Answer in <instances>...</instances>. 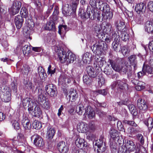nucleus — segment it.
Masks as SVG:
<instances>
[{"label": "nucleus", "instance_id": "nucleus-11", "mask_svg": "<svg viewBox=\"0 0 153 153\" xmlns=\"http://www.w3.org/2000/svg\"><path fill=\"white\" fill-rule=\"evenodd\" d=\"M75 144L79 148L82 149L84 147H86L87 145V142L84 140L77 136L75 140Z\"/></svg>", "mask_w": 153, "mask_h": 153}, {"label": "nucleus", "instance_id": "nucleus-34", "mask_svg": "<svg viewBox=\"0 0 153 153\" xmlns=\"http://www.w3.org/2000/svg\"><path fill=\"white\" fill-rule=\"evenodd\" d=\"M31 69V68L30 67L27 65H25L21 69V72L24 75H27Z\"/></svg>", "mask_w": 153, "mask_h": 153}, {"label": "nucleus", "instance_id": "nucleus-37", "mask_svg": "<svg viewBox=\"0 0 153 153\" xmlns=\"http://www.w3.org/2000/svg\"><path fill=\"white\" fill-rule=\"evenodd\" d=\"M20 14L23 18H26L28 15V12L27 9L25 7H22L20 11Z\"/></svg>", "mask_w": 153, "mask_h": 153}, {"label": "nucleus", "instance_id": "nucleus-8", "mask_svg": "<svg viewBox=\"0 0 153 153\" xmlns=\"http://www.w3.org/2000/svg\"><path fill=\"white\" fill-rule=\"evenodd\" d=\"M95 145L97 147V152L98 153L103 152L106 150V146L103 144L102 141L101 140H96Z\"/></svg>", "mask_w": 153, "mask_h": 153}, {"label": "nucleus", "instance_id": "nucleus-44", "mask_svg": "<svg viewBox=\"0 0 153 153\" xmlns=\"http://www.w3.org/2000/svg\"><path fill=\"white\" fill-rule=\"evenodd\" d=\"M33 128L36 129H40L42 127L41 124L39 121L35 120L33 121L32 123Z\"/></svg>", "mask_w": 153, "mask_h": 153}, {"label": "nucleus", "instance_id": "nucleus-51", "mask_svg": "<svg viewBox=\"0 0 153 153\" xmlns=\"http://www.w3.org/2000/svg\"><path fill=\"white\" fill-rule=\"evenodd\" d=\"M12 125L14 127V128L16 130H19L20 128L19 124V121L13 120L12 121Z\"/></svg>", "mask_w": 153, "mask_h": 153}, {"label": "nucleus", "instance_id": "nucleus-7", "mask_svg": "<svg viewBox=\"0 0 153 153\" xmlns=\"http://www.w3.org/2000/svg\"><path fill=\"white\" fill-rule=\"evenodd\" d=\"M108 62L110 63L112 68L115 71L122 73V70L123 66L121 64L116 62L114 61L111 59H109Z\"/></svg>", "mask_w": 153, "mask_h": 153}, {"label": "nucleus", "instance_id": "nucleus-2", "mask_svg": "<svg viewBox=\"0 0 153 153\" xmlns=\"http://www.w3.org/2000/svg\"><path fill=\"white\" fill-rule=\"evenodd\" d=\"M11 94L9 89L7 87H0V98L5 102H8L11 99Z\"/></svg>", "mask_w": 153, "mask_h": 153}, {"label": "nucleus", "instance_id": "nucleus-20", "mask_svg": "<svg viewBox=\"0 0 153 153\" xmlns=\"http://www.w3.org/2000/svg\"><path fill=\"white\" fill-rule=\"evenodd\" d=\"M62 13L65 16H70L74 13L71 8L70 7L69 5L65 4L63 7Z\"/></svg>", "mask_w": 153, "mask_h": 153}, {"label": "nucleus", "instance_id": "nucleus-4", "mask_svg": "<svg viewBox=\"0 0 153 153\" xmlns=\"http://www.w3.org/2000/svg\"><path fill=\"white\" fill-rule=\"evenodd\" d=\"M57 48L56 52L60 61L62 63H66V58L68 53H66L62 48Z\"/></svg>", "mask_w": 153, "mask_h": 153}, {"label": "nucleus", "instance_id": "nucleus-28", "mask_svg": "<svg viewBox=\"0 0 153 153\" xmlns=\"http://www.w3.org/2000/svg\"><path fill=\"white\" fill-rule=\"evenodd\" d=\"M38 73L40 79L43 80H45L47 75L44 69L41 66H39L38 68Z\"/></svg>", "mask_w": 153, "mask_h": 153}, {"label": "nucleus", "instance_id": "nucleus-48", "mask_svg": "<svg viewBox=\"0 0 153 153\" xmlns=\"http://www.w3.org/2000/svg\"><path fill=\"white\" fill-rule=\"evenodd\" d=\"M143 70L146 73V72L150 74L153 73V69L151 67L149 64L146 66L145 68H143Z\"/></svg>", "mask_w": 153, "mask_h": 153}, {"label": "nucleus", "instance_id": "nucleus-5", "mask_svg": "<svg viewBox=\"0 0 153 153\" xmlns=\"http://www.w3.org/2000/svg\"><path fill=\"white\" fill-rule=\"evenodd\" d=\"M46 92L51 97H54L56 95V88L53 84H49L45 87Z\"/></svg>", "mask_w": 153, "mask_h": 153}, {"label": "nucleus", "instance_id": "nucleus-46", "mask_svg": "<svg viewBox=\"0 0 153 153\" xmlns=\"http://www.w3.org/2000/svg\"><path fill=\"white\" fill-rule=\"evenodd\" d=\"M105 29H103L104 32H105L106 33L108 34L110 33L112 30V26L109 23L107 24L104 26Z\"/></svg>", "mask_w": 153, "mask_h": 153}, {"label": "nucleus", "instance_id": "nucleus-61", "mask_svg": "<svg viewBox=\"0 0 153 153\" xmlns=\"http://www.w3.org/2000/svg\"><path fill=\"white\" fill-rule=\"evenodd\" d=\"M50 104L48 101H45L42 105L43 107L45 109L48 110L50 108Z\"/></svg>", "mask_w": 153, "mask_h": 153}, {"label": "nucleus", "instance_id": "nucleus-40", "mask_svg": "<svg viewBox=\"0 0 153 153\" xmlns=\"http://www.w3.org/2000/svg\"><path fill=\"white\" fill-rule=\"evenodd\" d=\"M33 112L35 117H39L42 114V111L40 108L37 105L36 106Z\"/></svg>", "mask_w": 153, "mask_h": 153}, {"label": "nucleus", "instance_id": "nucleus-52", "mask_svg": "<svg viewBox=\"0 0 153 153\" xmlns=\"http://www.w3.org/2000/svg\"><path fill=\"white\" fill-rule=\"evenodd\" d=\"M96 112L97 114L100 117H103L106 114V113L105 112H104L103 111L98 108H97L96 109Z\"/></svg>", "mask_w": 153, "mask_h": 153}, {"label": "nucleus", "instance_id": "nucleus-47", "mask_svg": "<svg viewBox=\"0 0 153 153\" xmlns=\"http://www.w3.org/2000/svg\"><path fill=\"white\" fill-rule=\"evenodd\" d=\"M20 9L17 7L11 6L9 9V10L11 12L12 15H14L19 13Z\"/></svg>", "mask_w": 153, "mask_h": 153}, {"label": "nucleus", "instance_id": "nucleus-60", "mask_svg": "<svg viewBox=\"0 0 153 153\" xmlns=\"http://www.w3.org/2000/svg\"><path fill=\"white\" fill-rule=\"evenodd\" d=\"M78 4V1L73 2L72 4L71 9L73 10V12L74 13H75L76 11L77 5Z\"/></svg>", "mask_w": 153, "mask_h": 153}, {"label": "nucleus", "instance_id": "nucleus-26", "mask_svg": "<svg viewBox=\"0 0 153 153\" xmlns=\"http://www.w3.org/2000/svg\"><path fill=\"white\" fill-rule=\"evenodd\" d=\"M92 54L87 52L83 56L82 60L85 63L89 64L92 60Z\"/></svg>", "mask_w": 153, "mask_h": 153}, {"label": "nucleus", "instance_id": "nucleus-31", "mask_svg": "<svg viewBox=\"0 0 153 153\" xmlns=\"http://www.w3.org/2000/svg\"><path fill=\"white\" fill-rule=\"evenodd\" d=\"M86 71L89 76L94 78L96 77V74L94 69L91 66L89 65L87 67Z\"/></svg>", "mask_w": 153, "mask_h": 153}, {"label": "nucleus", "instance_id": "nucleus-35", "mask_svg": "<svg viewBox=\"0 0 153 153\" xmlns=\"http://www.w3.org/2000/svg\"><path fill=\"white\" fill-rule=\"evenodd\" d=\"M95 32L98 34L97 36H99L100 35L102 36L103 33H102V27L100 25H96L94 27Z\"/></svg>", "mask_w": 153, "mask_h": 153}, {"label": "nucleus", "instance_id": "nucleus-43", "mask_svg": "<svg viewBox=\"0 0 153 153\" xmlns=\"http://www.w3.org/2000/svg\"><path fill=\"white\" fill-rule=\"evenodd\" d=\"M140 128L139 127L134 128L133 127H129L128 128V132L131 134H135L140 131Z\"/></svg>", "mask_w": 153, "mask_h": 153}, {"label": "nucleus", "instance_id": "nucleus-39", "mask_svg": "<svg viewBox=\"0 0 153 153\" xmlns=\"http://www.w3.org/2000/svg\"><path fill=\"white\" fill-rule=\"evenodd\" d=\"M92 77L88 76L87 75H84L83 76V80L84 83L87 85H90L93 81Z\"/></svg>", "mask_w": 153, "mask_h": 153}, {"label": "nucleus", "instance_id": "nucleus-27", "mask_svg": "<svg viewBox=\"0 0 153 153\" xmlns=\"http://www.w3.org/2000/svg\"><path fill=\"white\" fill-rule=\"evenodd\" d=\"M99 6V8L104 12H108L110 10L109 5L105 3H102L99 1L98 3Z\"/></svg>", "mask_w": 153, "mask_h": 153}, {"label": "nucleus", "instance_id": "nucleus-62", "mask_svg": "<svg viewBox=\"0 0 153 153\" xmlns=\"http://www.w3.org/2000/svg\"><path fill=\"white\" fill-rule=\"evenodd\" d=\"M80 15L83 18L88 19L89 17L88 14V11L87 10L86 12H83L82 13L81 12Z\"/></svg>", "mask_w": 153, "mask_h": 153}, {"label": "nucleus", "instance_id": "nucleus-42", "mask_svg": "<svg viewBox=\"0 0 153 153\" xmlns=\"http://www.w3.org/2000/svg\"><path fill=\"white\" fill-rule=\"evenodd\" d=\"M145 83L142 81H139L136 86V89L138 91H140L145 88Z\"/></svg>", "mask_w": 153, "mask_h": 153}, {"label": "nucleus", "instance_id": "nucleus-53", "mask_svg": "<svg viewBox=\"0 0 153 153\" xmlns=\"http://www.w3.org/2000/svg\"><path fill=\"white\" fill-rule=\"evenodd\" d=\"M55 71L56 68L53 67H52L51 65H49L48 68L47 73L48 74H51V76L52 74L55 73Z\"/></svg>", "mask_w": 153, "mask_h": 153}, {"label": "nucleus", "instance_id": "nucleus-18", "mask_svg": "<svg viewBox=\"0 0 153 153\" xmlns=\"http://www.w3.org/2000/svg\"><path fill=\"white\" fill-rule=\"evenodd\" d=\"M87 10L88 11L89 18L91 19H94L99 16L98 15V13L97 12V10L96 9H93L91 10L90 7L88 6Z\"/></svg>", "mask_w": 153, "mask_h": 153}, {"label": "nucleus", "instance_id": "nucleus-58", "mask_svg": "<svg viewBox=\"0 0 153 153\" xmlns=\"http://www.w3.org/2000/svg\"><path fill=\"white\" fill-rule=\"evenodd\" d=\"M11 89L16 92H17V83L14 81L11 84Z\"/></svg>", "mask_w": 153, "mask_h": 153}, {"label": "nucleus", "instance_id": "nucleus-23", "mask_svg": "<svg viewBox=\"0 0 153 153\" xmlns=\"http://www.w3.org/2000/svg\"><path fill=\"white\" fill-rule=\"evenodd\" d=\"M55 132L56 131L53 128L50 127H48L47 136L48 140L52 141V140L54 136Z\"/></svg>", "mask_w": 153, "mask_h": 153}, {"label": "nucleus", "instance_id": "nucleus-6", "mask_svg": "<svg viewBox=\"0 0 153 153\" xmlns=\"http://www.w3.org/2000/svg\"><path fill=\"white\" fill-rule=\"evenodd\" d=\"M31 139L32 140L34 139L33 143L36 146L39 147H42L45 145V143L43 139L40 136L37 134H35L32 136Z\"/></svg>", "mask_w": 153, "mask_h": 153}, {"label": "nucleus", "instance_id": "nucleus-55", "mask_svg": "<svg viewBox=\"0 0 153 153\" xmlns=\"http://www.w3.org/2000/svg\"><path fill=\"white\" fill-rule=\"evenodd\" d=\"M115 25L117 26V28L119 29H122V28H120V27H122L123 28L125 27L124 23L122 21H117L115 23Z\"/></svg>", "mask_w": 153, "mask_h": 153}, {"label": "nucleus", "instance_id": "nucleus-17", "mask_svg": "<svg viewBox=\"0 0 153 153\" xmlns=\"http://www.w3.org/2000/svg\"><path fill=\"white\" fill-rule=\"evenodd\" d=\"M24 22L23 18L20 16H17L14 19V22L17 29H20L22 26Z\"/></svg>", "mask_w": 153, "mask_h": 153}, {"label": "nucleus", "instance_id": "nucleus-3", "mask_svg": "<svg viewBox=\"0 0 153 153\" xmlns=\"http://www.w3.org/2000/svg\"><path fill=\"white\" fill-rule=\"evenodd\" d=\"M22 104L24 107L27 106L28 110L29 113H30L33 110V107L35 106L36 103L31 98L27 97L22 100Z\"/></svg>", "mask_w": 153, "mask_h": 153}, {"label": "nucleus", "instance_id": "nucleus-57", "mask_svg": "<svg viewBox=\"0 0 153 153\" xmlns=\"http://www.w3.org/2000/svg\"><path fill=\"white\" fill-rule=\"evenodd\" d=\"M122 53L124 55H126L130 51L128 48L126 46H123L121 49Z\"/></svg>", "mask_w": 153, "mask_h": 153}, {"label": "nucleus", "instance_id": "nucleus-9", "mask_svg": "<svg viewBox=\"0 0 153 153\" xmlns=\"http://www.w3.org/2000/svg\"><path fill=\"white\" fill-rule=\"evenodd\" d=\"M112 35L114 37V41L112 44L113 48L114 51H118L119 50V44L120 38L119 36H117V34L115 33H113Z\"/></svg>", "mask_w": 153, "mask_h": 153}, {"label": "nucleus", "instance_id": "nucleus-16", "mask_svg": "<svg viewBox=\"0 0 153 153\" xmlns=\"http://www.w3.org/2000/svg\"><path fill=\"white\" fill-rule=\"evenodd\" d=\"M137 56L135 55H131L129 56L128 59L130 65L134 67V70L136 69L137 67Z\"/></svg>", "mask_w": 153, "mask_h": 153}, {"label": "nucleus", "instance_id": "nucleus-22", "mask_svg": "<svg viewBox=\"0 0 153 153\" xmlns=\"http://www.w3.org/2000/svg\"><path fill=\"white\" fill-rule=\"evenodd\" d=\"M45 28L47 30L55 31L56 27L55 23L53 21L51 20L47 22L45 27Z\"/></svg>", "mask_w": 153, "mask_h": 153}, {"label": "nucleus", "instance_id": "nucleus-29", "mask_svg": "<svg viewBox=\"0 0 153 153\" xmlns=\"http://www.w3.org/2000/svg\"><path fill=\"white\" fill-rule=\"evenodd\" d=\"M67 56V57L66 58V64L73 63L76 59V57L75 55L72 53L71 52L68 53Z\"/></svg>", "mask_w": 153, "mask_h": 153}, {"label": "nucleus", "instance_id": "nucleus-41", "mask_svg": "<svg viewBox=\"0 0 153 153\" xmlns=\"http://www.w3.org/2000/svg\"><path fill=\"white\" fill-rule=\"evenodd\" d=\"M118 133L117 131L114 129H111L110 131V136L113 139H115L118 137Z\"/></svg>", "mask_w": 153, "mask_h": 153}, {"label": "nucleus", "instance_id": "nucleus-15", "mask_svg": "<svg viewBox=\"0 0 153 153\" xmlns=\"http://www.w3.org/2000/svg\"><path fill=\"white\" fill-rule=\"evenodd\" d=\"M22 123L23 127L25 129L26 131H29V132H30L31 126V124L30 123L29 119L27 117H25L22 119Z\"/></svg>", "mask_w": 153, "mask_h": 153}, {"label": "nucleus", "instance_id": "nucleus-25", "mask_svg": "<svg viewBox=\"0 0 153 153\" xmlns=\"http://www.w3.org/2000/svg\"><path fill=\"white\" fill-rule=\"evenodd\" d=\"M126 74L128 77H130L132 75L133 71L131 69V65L123 66V68L122 70V73Z\"/></svg>", "mask_w": 153, "mask_h": 153}, {"label": "nucleus", "instance_id": "nucleus-32", "mask_svg": "<svg viewBox=\"0 0 153 153\" xmlns=\"http://www.w3.org/2000/svg\"><path fill=\"white\" fill-rule=\"evenodd\" d=\"M85 110V108L82 104H79L76 107V112L79 115H81L83 114L84 115Z\"/></svg>", "mask_w": 153, "mask_h": 153}, {"label": "nucleus", "instance_id": "nucleus-56", "mask_svg": "<svg viewBox=\"0 0 153 153\" xmlns=\"http://www.w3.org/2000/svg\"><path fill=\"white\" fill-rule=\"evenodd\" d=\"M137 137L142 144L143 145L144 144V138L143 136L141 134H138L137 135Z\"/></svg>", "mask_w": 153, "mask_h": 153}, {"label": "nucleus", "instance_id": "nucleus-14", "mask_svg": "<svg viewBox=\"0 0 153 153\" xmlns=\"http://www.w3.org/2000/svg\"><path fill=\"white\" fill-rule=\"evenodd\" d=\"M125 146V151H127V152L134 151L135 148V146L134 143L132 141L128 140Z\"/></svg>", "mask_w": 153, "mask_h": 153}, {"label": "nucleus", "instance_id": "nucleus-10", "mask_svg": "<svg viewBox=\"0 0 153 153\" xmlns=\"http://www.w3.org/2000/svg\"><path fill=\"white\" fill-rule=\"evenodd\" d=\"M137 104L138 108L140 110L144 112L147 110L148 105L147 103L144 100H143L141 99H138Z\"/></svg>", "mask_w": 153, "mask_h": 153}, {"label": "nucleus", "instance_id": "nucleus-13", "mask_svg": "<svg viewBox=\"0 0 153 153\" xmlns=\"http://www.w3.org/2000/svg\"><path fill=\"white\" fill-rule=\"evenodd\" d=\"M84 116L85 117L87 116L88 118L90 119H92L94 117L95 113L94 110L90 106H88L85 107Z\"/></svg>", "mask_w": 153, "mask_h": 153}, {"label": "nucleus", "instance_id": "nucleus-63", "mask_svg": "<svg viewBox=\"0 0 153 153\" xmlns=\"http://www.w3.org/2000/svg\"><path fill=\"white\" fill-rule=\"evenodd\" d=\"M87 127L88 128V131L90 130H94L95 129L94 125L91 123H89L88 124Z\"/></svg>", "mask_w": 153, "mask_h": 153}, {"label": "nucleus", "instance_id": "nucleus-38", "mask_svg": "<svg viewBox=\"0 0 153 153\" xmlns=\"http://www.w3.org/2000/svg\"><path fill=\"white\" fill-rule=\"evenodd\" d=\"M128 107L131 113L133 115L135 116L137 115V111L134 105L133 104L129 105Z\"/></svg>", "mask_w": 153, "mask_h": 153}, {"label": "nucleus", "instance_id": "nucleus-12", "mask_svg": "<svg viewBox=\"0 0 153 153\" xmlns=\"http://www.w3.org/2000/svg\"><path fill=\"white\" fill-rule=\"evenodd\" d=\"M88 124L83 122L79 123L77 126V129L79 132L85 133L88 131Z\"/></svg>", "mask_w": 153, "mask_h": 153}, {"label": "nucleus", "instance_id": "nucleus-59", "mask_svg": "<svg viewBox=\"0 0 153 153\" xmlns=\"http://www.w3.org/2000/svg\"><path fill=\"white\" fill-rule=\"evenodd\" d=\"M98 81V86L99 87H101L105 83V79L103 77H101L99 79Z\"/></svg>", "mask_w": 153, "mask_h": 153}, {"label": "nucleus", "instance_id": "nucleus-19", "mask_svg": "<svg viewBox=\"0 0 153 153\" xmlns=\"http://www.w3.org/2000/svg\"><path fill=\"white\" fill-rule=\"evenodd\" d=\"M127 82V80L125 79L122 80H117V87L118 88L122 90L128 89V85L126 83Z\"/></svg>", "mask_w": 153, "mask_h": 153}, {"label": "nucleus", "instance_id": "nucleus-49", "mask_svg": "<svg viewBox=\"0 0 153 153\" xmlns=\"http://www.w3.org/2000/svg\"><path fill=\"white\" fill-rule=\"evenodd\" d=\"M121 39L124 41H127L129 40V36L128 34L125 32H123L121 33Z\"/></svg>", "mask_w": 153, "mask_h": 153}, {"label": "nucleus", "instance_id": "nucleus-30", "mask_svg": "<svg viewBox=\"0 0 153 153\" xmlns=\"http://www.w3.org/2000/svg\"><path fill=\"white\" fill-rule=\"evenodd\" d=\"M145 5L143 3H140L137 4L135 7V10L136 12L139 14L142 13L144 8H145Z\"/></svg>", "mask_w": 153, "mask_h": 153}, {"label": "nucleus", "instance_id": "nucleus-45", "mask_svg": "<svg viewBox=\"0 0 153 153\" xmlns=\"http://www.w3.org/2000/svg\"><path fill=\"white\" fill-rule=\"evenodd\" d=\"M22 51L23 54L25 55L30 53V47L28 45H25L22 48Z\"/></svg>", "mask_w": 153, "mask_h": 153}, {"label": "nucleus", "instance_id": "nucleus-36", "mask_svg": "<svg viewBox=\"0 0 153 153\" xmlns=\"http://www.w3.org/2000/svg\"><path fill=\"white\" fill-rule=\"evenodd\" d=\"M12 140L13 141H19L22 142H23L25 140V139L24 135L21 133L19 134L18 136L16 137H15L13 138ZM14 143H15V142H13Z\"/></svg>", "mask_w": 153, "mask_h": 153}, {"label": "nucleus", "instance_id": "nucleus-64", "mask_svg": "<svg viewBox=\"0 0 153 153\" xmlns=\"http://www.w3.org/2000/svg\"><path fill=\"white\" fill-rule=\"evenodd\" d=\"M147 6L149 10L153 12V1L149 2L148 3Z\"/></svg>", "mask_w": 153, "mask_h": 153}, {"label": "nucleus", "instance_id": "nucleus-21", "mask_svg": "<svg viewBox=\"0 0 153 153\" xmlns=\"http://www.w3.org/2000/svg\"><path fill=\"white\" fill-rule=\"evenodd\" d=\"M68 97L69 98V101L71 102L75 101L78 97L76 91L73 89L71 88Z\"/></svg>", "mask_w": 153, "mask_h": 153}, {"label": "nucleus", "instance_id": "nucleus-1", "mask_svg": "<svg viewBox=\"0 0 153 153\" xmlns=\"http://www.w3.org/2000/svg\"><path fill=\"white\" fill-rule=\"evenodd\" d=\"M93 52L96 54L99 55L103 51L108 49V45L104 41H100L97 43L94 44L91 48Z\"/></svg>", "mask_w": 153, "mask_h": 153}, {"label": "nucleus", "instance_id": "nucleus-24", "mask_svg": "<svg viewBox=\"0 0 153 153\" xmlns=\"http://www.w3.org/2000/svg\"><path fill=\"white\" fill-rule=\"evenodd\" d=\"M145 28L148 33H152L153 32V19L152 21H147L145 24Z\"/></svg>", "mask_w": 153, "mask_h": 153}, {"label": "nucleus", "instance_id": "nucleus-54", "mask_svg": "<svg viewBox=\"0 0 153 153\" xmlns=\"http://www.w3.org/2000/svg\"><path fill=\"white\" fill-rule=\"evenodd\" d=\"M95 137V135L93 133L88 131L86 134V138L89 140H92Z\"/></svg>", "mask_w": 153, "mask_h": 153}, {"label": "nucleus", "instance_id": "nucleus-50", "mask_svg": "<svg viewBox=\"0 0 153 153\" xmlns=\"http://www.w3.org/2000/svg\"><path fill=\"white\" fill-rule=\"evenodd\" d=\"M22 4L21 2L19 1L15 0L13 1L12 6L20 9Z\"/></svg>", "mask_w": 153, "mask_h": 153}, {"label": "nucleus", "instance_id": "nucleus-33", "mask_svg": "<svg viewBox=\"0 0 153 153\" xmlns=\"http://www.w3.org/2000/svg\"><path fill=\"white\" fill-rule=\"evenodd\" d=\"M104 61L102 60V58L98 56V57H96L95 58L94 65L96 67L101 68L103 65Z\"/></svg>", "mask_w": 153, "mask_h": 153}]
</instances>
